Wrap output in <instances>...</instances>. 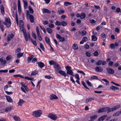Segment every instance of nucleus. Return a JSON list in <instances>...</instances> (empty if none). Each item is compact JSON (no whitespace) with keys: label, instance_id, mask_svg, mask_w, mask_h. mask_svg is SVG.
<instances>
[{"label":"nucleus","instance_id":"f8f14e48","mask_svg":"<svg viewBox=\"0 0 121 121\" xmlns=\"http://www.w3.org/2000/svg\"><path fill=\"white\" fill-rule=\"evenodd\" d=\"M36 64H38L39 66L41 68H42L44 66V64L41 62H37Z\"/></svg>","mask_w":121,"mask_h":121},{"label":"nucleus","instance_id":"393cba45","mask_svg":"<svg viewBox=\"0 0 121 121\" xmlns=\"http://www.w3.org/2000/svg\"><path fill=\"white\" fill-rule=\"evenodd\" d=\"M94 99L93 98H89L87 99L86 100V103H88L91 102L92 100H94Z\"/></svg>","mask_w":121,"mask_h":121},{"label":"nucleus","instance_id":"4be33fe9","mask_svg":"<svg viewBox=\"0 0 121 121\" xmlns=\"http://www.w3.org/2000/svg\"><path fill=\"white\" fill-rule=\"evenodd\" d=\"M120 107V105H117L115 106L114 107H113L111 108L112 109V111H113L114 110H115L119 108Z\"/></svg>","mask_w":121,"mask_h":121},{"label":"nucleus","instance_id":"bb28decb","mask_svg":"<svg viewBox=\"0 0 121 121\" xmlns=\"http://www.w3.org/2000/svg\"><path fill=\"white\" fill-rule=\"evenodd\" d=\"M38 72V71L35 70L32 72L31 75H35L37 74Z\"/></svg>","mask_w":121,"mask_h":121},{"label":"nucleus","instance_id":"aec40b11","mask_svg":"<svg viewBox=\"0 0 121 121\" xmlns=\"http://www.w3.org/2000/svg\"><path fill=\"white\" fill-rule=\"evenodd\" d=\"M110 88L112 90L114 91H115L116 90H119V89L118 87L113 86H110Z\"/></svg>","mask_w":121,"mask_h":121},{"label":"nucleus","instance_id":"a18cd8bd","mask_svg":"<svg viewBox=\"0 0 121 121\" xmlns=\"http://www.w3.org/2000/svg\"><path fill=\"white\" fill-rule=\"evenodd\" d=\"M102 80L106 82V85H108L109 84V82L106 79L104 78L102 79Z\"/></svg>","mask_w":121,"mask_h":121},{"label":"nucleus","instance_id":"de8ad7c7","mask_svg":"<svg viewBox=\"0 0 121 121\" xmlns=\"http://www.w3.org/2000/svg\"><path fill=\"white\" fill-rule=\"evenodd\" d=\"M65 68L67 71L69 70H71V67L69 66H67L65 67Z\"/></svg>","mask_w":121,"mask_h":121},{"label":"nucleus","instance_id":"cd10ccee","mask_svg":"<svg viewBox=\"0 0 121 121\" xmlns=\"http://www.w3.org/2000/svg\"><path fill=\"white\" fill-rule=\"evenodd\" d=\"M0 7L1 13L4 14V7L2 5H0Z\"/></svg>","mask_w":121,"mask_h":121},{"label":"nucleus","instance_id":"5fc2aeb1","mask_svg":"<svg viewBox=\"0 0 121 121\" xmlns=\"http://www.w3.org/2000/svg\"><path fill=\"white\" fill-rule=\"evenodd\" d=\"M104 109L103 108L99 109L98 111V112L99 113H100L104 112Z\"/></svg>","mask_w":121,"mask_h":121},{"label":"nucleus","instance_id":"3c124183","mask_svg":"<svg viewBox=\"0 0 121 121\" xmlns=\"http://www.w3.org/2000/svg\"><path fill=\"white\" fill-rule=\"evenodd\" d=\"M82 40L84 41V42L87 41L88 39L86 37H84L82 39Z\"/></svg>","mask_w":121,"mask_h":121},{"label":"nucleus","instance_id":"f03ea898","mask_svg":"<svg viewBox=\"0 0 121 121\" xmlns=\"http://www.w3.org/2000/svg\"><path fill=\"white\" fill-rule=\"evenodd\" d=\"M3 24L5 25L7 27H9L11 25V22L10 18H6L5 21L3 23Z\"/></svg>","mask_w":121,"mask_h":121},{"label":"nucleus","instance_id":"423d86ee","mask_svg":"<svg viewBox=\"0 0 121 121\" xmlns=\"http://www.w3.org/2000/svg\"><path fill=\"white\" fill-rule=\"evenodd\" d=\"M106 70H107L108 72L110 74H113L114 73V70L110 68L109 67H107Z\"/></svg>","mask_w":121,"mask_h":121},{"label":"nucleus","instance_id":"f704fd0d","mask_svg":"<svg viewBox=\"0 0 121 121\" xmlns=\"http://www.w3.org/2000/svg\"><path fill=\"white\" fill-rule=\"evenodd\" d=\"M12 58V56L9 55L6 57V59L7 60H10Z\"/></svg>","mask_w":121,"mask_h":121},{"label":"nucleus","instance_id":"c85d7f7f","mask_svg":"<svg viewBox=\"0 0 121 121\" xmlns=\"http://www.w3.org/2000/svg\"><path fill=\"white\" fill-rule=\"evenodd\" d=\"M10 87H11V86L10 85H6L5 86L4 89L5 90H9Z\"/></svg>","mask_w":121,"mask_h":121},{"label":"nucleus","instance_id":"6e6d98bb","mask_svg":"<svg viewBox=\"0 0 121 121\" xmlns=\"http://www.w3.org/2000/svg\"><path fill=\"white\" fill-rule=\"evenodd\" d=\"M93 54L95 56H97L98 55V52L97 51H95L93 53Z\"/></svg>","mask_w":121,"mask_h":121},{"label":"nucleus","instance_id":"6e6552de","mask_svg":"<svg viewBox=\"0 0 121 121\" xmlns=\"http://www.w3.org/2000/svg\"><path fill=\"white\" fill-rule=\"evenodd\" d=\"M50 99L51 100H53L56 99L58 98L55 95L52 94L50 95Z\"/></svg>","mask_w":121,"mask_h":121},{"label":"nucleus","instance_id":"4468645a","mask_svg":"<svg viewBox=\"0 0 121 121\" xmlns=\"http://www.w3.org/2000/svg\"><path fill=\"white\" fill-rule=\"evenodd\" d=\"M29 18L30 22L31 23H33L34 22V18L33 15L31 14H30L29 15Z\"/></svg>","mask_w":121,"mask_h":121},{"label":"nucleus","instance_id":"13d9d810","mask_svg":"<svg viewBox=\"0 0 121 121\" xmlns=\"http://www.w3.org/2000/svg\"><path fill=\"white\" fill-rule=\"evenodd\" d=\"M4 26L3 25H0V28L1 29L2 31L3 32L4 30Z\"/></svg>","mask_w":121,"mask_h":121},{"label":"nucleus","instance_id":"6ab92c4d","mask_svg":"<svg viewBox=\"0 0 121 121\" xmlns=\"http://www.w3.org/2000/svg\"><path fill=\"white\" fill-rule=\"evenodd\" d=\"M43 13H51V12L46 9H43Z\"/></svg>","mask_w":121,"mask_h":121},{"label":"nucleus","instance_id":"603ef678","mask_svg":"<svg viewBox=\"0 0 121 121\" xmlns=\"http://www.w3.org/2000/svg\"><path fill=\"white\" fill-rule=\"evenodd\" d=\"M86 83L89 86H92V84H91L89 81L87 80L86 82Z\"/></svg>","mask_w":121,"mask_h":121},{"label":"nucleus","instance_id":"79ce46f5","mask_svg":"<svg viewBox=\"0 0 121 121\" xmlns=\"http://www.w3.org/2000/svg\"><path fill=\"white\" fill-rule=\"evenodd\" d=\"M121 114L120 112L119 111H118L116 113L114 114L113 115V116H117Z\"/></svg>","mask_w":121,"mask_h":121},{"label":"nucleus","instance_id":"ea45409f","mask_svg":"<svg viewBox=\"0 0 121 121\" xmlns=\"http://www.w3.org/2000/svg\"><path fill=\"white\" fill-rule=\"evenodd\" d=\"M47 30L48 32L49 33L51 34L52 33V30L50 28H47Z\"/></svg>","mask_w":121,"mask_h":121},{"label":"nucleus","instance_id":"b1692460","mask_svg":"<svg viewBox=\"0 0 121 121\" xmlns=\"http://www.w3.org/2000/svg\"><path fill=\"white\" fill-rule=\"evenodd\" d=\"M24 3V7L25 8H26L27 6V3L26 0H23Z\"/></svg>","mask_w":121,"mask_h":121},{"label":"nucleus","instance_id":"412c9836","mask_svg":"<svg viewBox=\"0 0 121 121\" xmlns=\"http://www.w3.org/2000/svg\"><path fill=\"white\" fill-rule=\"evenodd\" d=\"M23 33L26 41V42H27L28 41V40L27 35L26 31H24Z\"/></svg>","mask_w":121,"mask_h":121},{"label":"nucleus","instance_id":"9b49d317","mask_svg":"<svg viewBox=\"0 0 121 121\" xmlns=\"http://www.w3.org/2000/svg\"><path fill=\"white\" fill-rule=\"evenodd\" d=\"M107 115H103L99 118L98 121H103L107 117Z\"/></svg>","mask_w":121,"mask_h":121},{"label":"nucleus","instance_id":"5701e85b","mask_svg":"<svg viewBox=\"0 0 121 121\" xmlns=\"http://www.w3.org/2000/svg\"><path fill=\"white\" fill-rule=\"evenodd\" d=\"M58 73L64 76L65 77L66 76V74L65 72L64 71L60 70L59 72Z\"/></svg>","mask_w":121,"mask_h":121},{"label":"nucleus","instance_id":"338daca9","mask_svg":"<svg viewBox=\"0 0 121 121\" xmlns=\"http://www.w3.org/2000/svg\"><path fill=\"white\" fill-rule=\"evenodd\" d=\"M38 35V38L39 39V40L40 41H42V38L41 36L40 35V34H39V35Z\"/></svg>","mask_w":121,"mask_h":121},{"label":"nucleus","instance_id":"69168bd1","mask_svg":"<svg viewBox=\"0 0 121 121\" xmlns=\"http://www.w3.org/2000/svg\"><path fill=\"white\" fill-rule=\"evenodd\" d=\"M97 118V116L94 115L91 117V119H96Z\"/></svg>","mask_w":121,"mask_h":121},{"label":"nucleus","instance_id":"c756f323","mask_svg":"<svg viewBox=\"0 0 121 121\" xmlns=\"http://www.w3.org/2000/svg\"><path fill=\"white\" fill-rule=\"evenodd\" d=\"M23 53H19L17 54V58H18L21 57L23 55Z\"/></svg>","mask_w":121,"mask_h":121},{"label":"nucleus","instance_id":"c9c22d12","mask_svg":"<svg viewBox=\"0 0 121 121\" xmlns=\"http://www.w3.org/2000/svg\"><path fill=\"white\" fill-rule=\"evenodd\" d=\"M67 23L65 21H63L61 22V25L63 26H65L67 25Z\"/></svg>","mask_w":121,"mask_h":121},{"label":"nucleus","instance_id":"dca6fc26","mask_svg":"<svg viewBox=\"0 0 121 121\" xmlns=\"http://www.w3.org/2000/svg\"><path fill=\"white\" fill-rule=\"evenodd\" d=\"M25 102V101L22 99H20L18 103V105L19 106H22V105Z\"/></svg>","mask_w":121,"mask_h":121},{"label":"nucleus","instance_id":"864d4df0","mask_svg":"<svg viewBox=\"0 0 121 121\" xmlns=\"http://www.w3.org/2000/svg\"><path fill=\"white\" fill-rule=\"evenodd\" d=\"M82 35H84L86 34V32L85 30H83L82 31Z\"/></svg>","mask_w":121,"mask_h":121},{"label":"nucleus","instance_id":"7ed1b4c3","mask_svg":"<svg viewBox=\"0 0 121 121\" xmlns=\"http://www.w3.org/2000/svg\"><path fill=\"white\" fill-rule=\"evenodd\" d=\"M54 67L55 70L57 73H58L61 69L60 67L57 63H55V65H54Z\"/></svg>","mask_w":121,"mask_h":121},{"label":"nucleus","instance_id":"0eeeda50","mask_svg":"<svg viewBox=\"0 0 121 121\" xmlns=\"http://www.w3.org/2000/svg\"><path fill=\"white\" fill-rule=\"evenodd\" d=\"M95 70L99 72H101L103 70V69L101 67L96 66L95 68Z\"/></svg>","mask_w":121,"mask_h":121},{"label":"nucleus","instance_id":"f3484780","mask_svg":"<svg viewBox=\"0 0 121 121\" xmlns=\"http://www.w3.org/2000/svg\"><path fill=\"white\" fill-rule=\"evenodd\" d=\"M14 36V35L13 34H11L10 35H9L7 38V41H9L12 39Z\"/></svg>","mask_w":121,"mask_h":121},{"label":"nucleus","instance_id":"37998d69","mask_svg":"<svg viewBox=\"0 0 121 121\" xmlns=\"http://www.w3.org/2000/svg\"><path fill=\"white\" fill-rule=\"evenodd\" d=\"M64 4L65 6H67L68 5H70L72 4V3L66 1L65 2Z\"/></svg>","mask_w":121,"mask_h":121},{"label":"nucleus","instance_id":"473e14b6","mask_svg":"<svg viewBox=\"0 0 121 121\" xmlns=\"http://www.w3.org/2000/svg\"><path fill=\"white\" fill-rule=\"evenodd\" d=\"M97 37L96 36L94 35H92V39L93 41H95L97 40Z\"/></svg>","mask_w":121,"mask_h":121},{"label":"nucleus","instance_id":"774afa93","mask_svg":"<svg viewBox=\"0 0 121 121\" xmlns=\"http://www.w3.org/2000/svg\"><path fill=\"white\" fill-rule=\"evenodd\" d=\"M75 78L78 80H79L80 79L78 75V74H76L75 75Z\"/></svg>","mask_w":121,"mask_h":121},{"label":"nucleus","instance_id":"2eb2a0df","mask_svg":"<svg viewBox=\"0 0 121 121\" xmlns=\"http://www.w3.org/2000/svg\"><path fill=\"white\" fill-rule=\"evenodd\" d=\"M13 118L15 121H21V119L18 117L15 116L13 117Z\"/></svg>","mask_w":121,"mask_h":121},{"label":"nucleus","instance_id":"680f3d73","mask_svg":"<svg viewBox=\"0 0 121 121\" xmlns=\"http://www.w3.org/2000/svg\"><path fill=\"white\" fill-rule=\"evenodd\" d=\"M21 49L20 48H18L15 51V53H16L18 52H20Z\"/></svg>","mask_w":121,"mask_h":121},{"label":"nucleus","instance_id":"39448f33","mask_svg":"<svg viewBox=\"0 0 121 121\" xmlns=\"http://www.w3.org/2000/svg\"><path fill=\"white\" fill-rule=\"evenodd\" d=\"M56 37L57 39H59V40L61 42H64L65 41V38L63 37H61L60 35L58 34L56 35Z\"/></svg>","mask_w":121,"mask_h":121},{"label":"nucleus","instance_id":"7c9ffc66","mask_svg":"<svg viewBox=\"0 0 121 121\" xmlns=\"http://www.w3.org/2000/svg\"><path fill=\"white\" fill-rule=\"evenodd\" d=\"M45 41L46 43L48 44H49L50 42V41L49 38L47 37H46L45 38Z\"/></svg>","mask_w":121,"mask_h":121},{"label":"nucleus","instance_id":"ddd939ff","mask_svg":"<svg viewBox=\"0 0 121 121\" xmlns=\"http://www.w3.org/2000/svg\"><path fill=\"white\" fill-rule=\"evenodd\" d=\"M6 99L7 101L9 102H12L13 100L9 96H5Z\"/></svg>","mask_w":121,"mask_h":121},{"label":"nucleus","instance_id":"4c0bfd02","mask_svg":"<svg viewBox=\"0 0 121 121\" xmlns=\"http://www.w3.org/2000/svg\"><path fill=\"white\" fill-rule=\"evenodd\" d=\"M49 64L51 65H54L55 63H57L55 62L54 61L52 60H51L49 61Z\"/></svg>","mask_w":121,"mask_h":121},{"label":"nucleus","instance_id":"a19ab883","mask_svg":"<svg viewBox=\"0 0 121 121\" xmlns=\"http://www.w3.org/2000/svg\"><path fill=\"white\" fill-rule=\"evenodd\" d=\"M29 11L31 13L33 14V13L34 11L33 9H32L31 8L30 6L28 7Z\"/></svg>","mask_w":121,"mask_h":121},{"label":"nucleus","instance_id":"e433bc0d","mask_svg":"<svg viewBox=\"0 0 121 121\" xmlns=\"http://www.w3.org/2000/svg\"><path fill=\"white\" fill-rule=\"evenodd\" d=\"M55 24L58 26H60L61 25V22H60V21L57 20L55 22Z\"/></svg>","mask_w":121,"mask_h":121},{"label":"nucleus","instance_id":"1a4fd4ad","mask_svg":"<svg viewBox=\"0 0 121 121\" xmlns=\"http://www.w3.org/2000/svg\"><path fill=\"white\" fill-rule=\"evenodd\" d=\"M104 112H107L109 113L110 112L112 111V109L111 108H110L108 107H105L103 108Z\"/></svg>","mask_w":121,"mask_h":121},{"label":"nucleus","instance_id":"20e7f679","mask_svg":"<svg viewBox=\"0 0 121 121\" xmlns=\"http://www.w3.org/2000/svg\"><path fill=\"white\" fill-rule=\"evenodd\" d=\"M48 117L53 120H55L57 119L56 116L53 114H49L48 115Z\"/></svg>","mask_w":121,"mask_h":121},{"label":"nucleus","instance_id":"49530a36","mask_svg":"<svg viewBox=\"0 0 121 121\" xmlns=\"http://www.w3.org/2000/svg\"><path fill=\"white\" fill-rule=\"evenodd\" d=\"M101 63L102 61L101 60H99L96 63V65H101Z\"/></svg>","mask_w":121,"mask_h":121},{"label":"nucleus","instance_id":"0e129e2a","mask_svg":"<svg viewBox=\"0 0 121 121\" xmlns=\"http://www.w3.org/2000/svg\"><path fill=\"white\" fill-rule=\"evenodd\" d=\"M111 48L112 49H114L115 48V46L114 44H112L110 45Z\"/></svg>","mask_w":121,"mask_h":121},{"label":"nucleus","instance_id":"9d476101","mask_svg":"<svg viewBox=\"0 0 121 121\" xmlns=\"http://www.w3.org/2000/svg\"><path fill=\"white\" fill-rule=\"evenodd\" d=\"M0 61L1 62L0 65H4L6 62V60H4L3 57H2L0 58Z\"/></svg>","mask_w":121,"mask_h":121},{"label":"nucleus","instance_id":"c03bdc74","mask_svg":"<svg viewBox=\"0 0 121 121\" xmlns=\"http://www.w3.org/2000/svg\"><path fill=\"white\" fill-rule=\"evenodd\" d=\"M18 10L19 13L21 12V4H18Z\"/></svg>","mask_w":121,"mask_h":121},{"label":"nucleus","instance_id":"052dcab7","mask_svg":"<svg viewBox=\"0 0 121 121\" xmlns=\"http://www.w3.org/2000/svg\"><path fill=\"white\" fill-rule=\"evenodd\" d=\"M31 42L33 43V44L35 46H36L37 45L35 41H34L32 40V39H31Z\"/></svg>","mask_w":121,"mask_h":121},{"label":"nucleus","instance_id":"2f4dec72","mask_svg":"<svg viewBox=\"0 0 121 121\" xmlns=\"http://www.w3.org/2000/svg\"><path fill=\"white\" fill-rule=\"evenodd\" d=\"M86 17L85 14L84 13H82L81 14L80 17L82 19H84Z\"/></svg>","mask_w":121,"mask_h":121},{"label":"nucleus","instance_id":"f257e3e1","mask_svg":"<svg viewBox=\"0 0 121 121\" xmlns=\"http://www.w3.org/2000/svg\"><path fill=\"white\" fill-rule=\"evenodd\" d=\"M42 113V111L40 110L35 111L32 113V115L35 117H40Z\"/></svg>","mask_w":121,"mask_h":121},{"label":"nucleus","instance_id":"09e8293b","mask_svg":"<svg viewBox=\"0 0 121 121\" xmlns=\"http://www.w3.org/2000/svg\"><path fill=\"white\" fill-rule=\"evenodd\" d=\"M32 37L35 39H36V36L35 33L33 32H32Z\"/></svg>","mask_w":121,"mask_h":121},{"label":"nucleus","instance_id":"bf43d9fd","mask_svg":"<svg viewBox=\"0 0 121 121\" xmlns=\"http://www.w3.org/2000/svg\"><path fill=\"white\" fill-rule=\"evenodd\" d=\"M54 25L50 23L49 25V27L50 28H53L54 27Z\"/></svg>","mask_w":121,"mask_h":121},{"label":"nucleus","instance_id":"a878e982","mask_svg":"<svg viewBox=\"0 0 121 121\" xmlns=\"http://www.w3.org/2000/svg\"><path fill=\"white\" fill-rule=\"evenodd\" d=\"M72 48L74 50H77L78 48V47L77 44H74Z\"/></svg>","mask_w":121,"mask_h":121},{"label":"nucleus","instance_id":"e2e57ef3","mask_svg":"<svg viewBox=\"0 0 121 121\" xmlns=\"http://www.w3.org/2000/svg\"><path fill=\"white\" fill-rule=\"evenodd\" d=\"M13 8L14 10H15L16 9V4L15 3V2H14L13 4Z\"/></svg>","mask_w":121,"mask_h":121},{"label":"nucleus","instance_id":"8fccbe9b","mask_svg":"<svg viewBox=\"0 0 121 121\" xmlns=\"http://www.w3.org/2000/svg\"><path fill=\"white\" fill-rule=\"evenodd\" d=\"M40 48H41L44 51V48L43 47V45L41 43H40Z\"/></svg>","mask_w":121,"mask_h":121},{"label":"nucleus","instance_id":"58836bf2","mask_svg":"<svg viewBox=\"0 0 121 121\" xmlns=\"http://www.w3.org/2000/svg\"><path fill=\"white\" fill-rule=\"evenodd\" d=\"M12 108L10 107H9L6 108L5 109V111L8 112L10 111L11 109Z\"/></svg>","mask_w":121,"mask_h":121},{"label":"nucleus","instance_id":"72a5a7b5","mask_svg":"<svg viewBox=\"0 0 121 121\" xmlns=\"http://www.w3.org/2000/svg\"><path fill=\"white\" fill-rule=\"evenodd\" d=\"M34 57V56L33 55H32L30 57H28L27 58V59L28 60V62H30L32 59Z\"/></svg>","mask_w":121,"mask_h":121},{"label":"nucleus","instance_id":"4d7b16f0","mask_svg":"<svg viewBox=\"0 0 121 121\" xmlns=\"http://www.w3.org/2000/svg\"><path fill=\"white\" fill-rule=\"evenodd\" d=\"M8 71V70L7 69L0 70V72L1 73H7Z\"/></svg>","mask_w":121,"mask_h":121},{"label":"nucleus","instance_id":"a211bd4d","mask_svg":"<svg viewBox=\"0 0 121 121\" xmlns=\"http://www.w3.org/2000/svg\"><path fill=\"white\" fill-rule=\"evenodd\" d=\"M66 73L67 75L69 74L72 75L73 76H74L73 72L72 71V70L67 71Z\"/></svg>","mask_w":121,"mask_h":121}]
</instances>
